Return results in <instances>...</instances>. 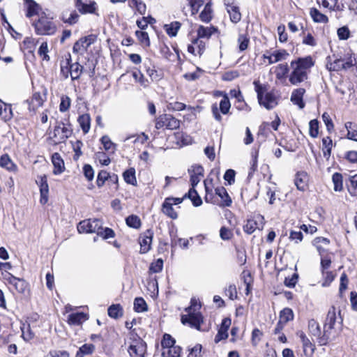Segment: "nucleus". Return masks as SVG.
Wrapping results in <instances>:
<instances>
[{
  "mask_svg": "<svg viewBox=\"0 0 357 357\" xmlns=\"http://www.w3.org/2000/svg\"><path fill=\"white\" fill-rule=\"evenodd\" d=\"M33 26L38 35H52L56 31L55 24L48 19L45 14L40 17L36 22H33Z\"/></svg>",
  "mask_w": 357,
  "mask_h": 357,
  "instance_id": "1",
  "label": "nucleus"
},
{
  "mask_svg": "<svg viewBox=\"0 0 357 357\" xmlns=\"http://www.w3.org/2000/svg\"><path fill=\"white\" fill-rule=\"evenodd\" d=\"M185 310L188 314L181 315V323L184 325L188 324L191 328L200 331L204 319L202 314L200 312H192V306L188 307Z\"/></svg>",
  "mask_w": 357,
  "mask_h": 357,
  "instance_id": "2",
  "label": "nucleus"
},
{
  "mask_svg": "<svg viewBox=\"0 0 357 357\" xmlns=\"http://www.w3.org/2000/svg\"><path fill=\"white\" fill-rule=\"evenodd\" d=\"M101 229V221L99 219H88L79 222L77 231L79 233H96Z\"/></svg>",
  "mask_w": 357,
  "mask_h": 357,
  "instance_id": "3",
  "label": "nucleus"
},
{
  "mask_svg": "<svg viewBox=\"0 0 357 357\" xmlns=\"http://www.w3.org/2000/svg\"><path fill=\"white\" fill-rule=\"evenodd\" d=\"M231 104L227 94L223 96L222 99L220 102V108L218 109L217 104H213L211 106V112L213 117L216 121L220 122L222 121V116L219 112V109L222 114H227L229 112Z\"/></svg>",
  "mask_w": 357,
  "mask_h": 357,
  "instance_id": "4",
  "label": "nucleus"
},
{
  "mask_svg": "<svg viewBox=\"0 0 357 357\" xmlns=\"http://www.w3.org/2000/svg\"><path fill=\"white\" fill-rule=\"evenodd\" d=\"M138 342L130 344L128 347V351L130 357H145L146 352V343L143 340H137Z\"/></svg>",
  "mask_w": 357,
  "mask_h": 357,
  "instance_id": "5",
  "label": "nucleus"
},
{
  "mask_svg": "<svg viewBox=\"0 0 357 357\" xmlns=\"http://www.w3.org/2000/svg\"><path fill=\"white\" fill-rule=\"evenodd\" d=\"M96 36L90 34L85 37L81 38L79 40L76 41L73 47V52L74 53H79L82 50H86V49L96 40Z\"/></svg>",
  "mask_w": 357,
  "mask_h": 357,
  "instance_id": "6",
  "label": "nucleus"
},
{
  "mask_svg": "<svg viewBox=\"0 0 357 357\" xmlns=\"http://www.w3.org/2000/svg\"><path fill=\"white\" fill-rule=\"evenodd\" d=\"M153 237V231L151 229H147L142 236L139 237L141 254L147 253L151 248V243Z\"/></svg>",
  "mask_w": 357,
  "mask_h": 357,
  "instance_id": "7",
  "label": "nucleus"
},
{
  "mask_svg": "<svg viewBox=\"0 0 357 357\" xmlns=\"http://www.w3.org/2000/svg\"><path fill=\"white\" fill-rule=\"evenodd\" d=\"M37 184L40 188L41 204H45L48 202L49 185L47 183V178L46 175L40 176L36 181Z\"/></svg>",
  "mask_w": 357,
  "mask_h": 357,
  "instance_id": "8",
  "label": "nucleus"
},
{
  "mask_svg": "<svg viewBox=\"0 0 357 357\" xmlns=\"http://www.w3.org/2000/svg\"><path fill=\"white\" fill-rule=\"evenodd\" d=\"M231 320L229 317L224 318L218 329V333L215 337L214 342L218 343L221 340L228 338V330L231 326Z\"/></svg>",
  "mask_w": 357,
  "mask_h": 357,
  "instance_id": "9",
  "label": "nucleus"
},
{
  "mask_svg": "<svg viewBox=\"0 0 357 357\" xmlns=\"http://www.w3.org/2000/svg\"><path fill=\"white\" fill-rule=\"evenodd\" d=\"M75 6L82 15L96 13V3L95 1H90L89 3H87L86 2H83L82 0H75Z\"/></svg>",
  "mask_w": 357,
  "mask_h": 357,
  "instance_id": "10",
  "label": "nucleus"
},
{
  "mask_svg": "<svg viewBox=\"0 0 357 357\" xmlns=\"http://www.w3.org/2000/svg\"><path fill=\"white\" fill-rule=\"evenodd\" d=\"M292 68L293 70L291 73L289 79L291 84L298 85V84L307 79V71L301 70L296 66H294V68Z\"/></svg>",
  "mask_w": 357,
  "mask_h": 357,
  "instance_id": "11",
  "label": "nucleus"
},
{
  "mask_svg": "<svg viewBox=\"0 0 357 357\" xmlns=\"http://www.w3.org/2000/svg\"><path fill=\"white\" fill-rule=\"evenodd\" d=\"M314 64L312 56H307L305 57H300L296 60H294L291 62V68H294V66H296L298 68L301 70L306 71L307 69L310 68Z\"/></svg>",
  "mask_w": 357,
  "mask_h": 357,
  "instance_id": "12",
  "label": "nucleus"
},
{
  "mask_svg": "<svg viewBox=\"0 0 357 357\" xmlns=\"http://www.w3.org/2000/svg\"><path fill=\"white\" fill-rule=\"evenodd\" d=\"M308 181V175L304 171L298 172L295 175L294 183L298 190L305 191L307 187Z\"/></svg>",
  "mask_w": 357,
  "mask_h": 357,
  "instance_id": "13",
  "label": "nucleus"
},
{
  "mask_svg": "<svg viewBox=\"0 0 357 357\" xmlns=\"http://www.w3.org/2000/svg\"><path fill=\"white\" fill-rule=\"evenodd\" d=\"M305 93V89L303 88H298L294 89L292 91L291 96V101L294 104L298 106L300 109H303L305 107V102L303 101V96Z\"/></svg>",
  "mask_w": 357,
  "mask_h": 357,
  "instance_id": "14",
  "label": "nucleus"
},
{
  "mask_svg": "<svg viewBox=\"0 0 357 357\" xmlns=\"http://www.w3.org/2000/svg\"><path fill=\"white\" fill-rule=\"evenodd\" d=\"M260 105H263L266 109L270 110L274 108L278 102L275 95L271 92H268L264 96L261 101H258Z\"/></svg>",
  "mask_w": 357,
  "mask_h": 357,
  "instance_id": "15",
  "label": "nucleus"
},
{
  "mask_svg": "<svg viewBox=\"0 0 357 357\" xmlns=\"http://www.w3.org/2000/svg\"><path fill=\"white\" fill-rule=\"evenodd\" d=\"M288 56L289 53L287 52V50L282 49L273 52L270 56H266L264 54V58L268 60L269 64H272L281 60L286 59Z\"/></svg>",
  "mask_w": 357,
  "mask_h": 357,
  "instance_id": "16",
  "label": "nucleus"
},
{
  "mask_svg": "<svg viewBox=\"0 0 357 357\" xmlns=\"http://www.w3.org/2000/svg\"><path fill=\"white\" fill-rule=\"evenodd\" d=\"M26 102L28 104L29 110L35 112L38 107L43 105V100L39 93H35L33 94L31 98L27 100Z\"/></svg>",
  "mask_w": 357,
  "mask_h": 357,
  "instance_id": "17",
  "label": "nucleus"
},
{
  "mask_svg": "<svg viewBox=\"0 0 357 357\" xmlns=\"http://www.w3.org/2000/svg\"><path fill=\"white\" fill-rule=\"evenodd\" d=\"M52 162L54 167L53 171L54 174H60L64 171V162L59 153H54L52 154Z\"/></svg>",
  "mask_w": 357,
  "mask_h": 357,
  "instance_id": "18",
  "label": "nucleus"
},
{
  "mask_svg": "<svg viewBox=\"0 0 357 357\" xmlns=\"http://www.w3.org/2000/svg\"><path fill=\"white\" fill-rule=\"evenodd\" d=\"M172 202H170L169 198H166L162 205V211L164 214L169 217L173 220H176L178 218L177 213L173 208Z\"/></svg>",
  "mask_w": 357,
  "mask_h": 357,
  "instance_id": "19",
  "label": "nucleus"
},
{
  "mask_svg": "<svg viewBox=\"0 0 357 357\" xmlns=\"http://www.w3.org/2000/svg\"><path fill=\"white\" fill-rule=\"evenodd\" d=\"M0 166L10 172H16L17 169V165L12 161L8 154L2 155L0 157Z\"/></svg>",
  "mask_w": 357,
  "mask_h": 357,
  "instance_id": "20",
  "label": "nucleus"
},
{
  "mask_svg": "<svg viewBox=\"0 0 357 357\" xmlns=\"http://www.w3.org/2000/svg\"><path fill=\"white\" fill-rule=\"evenodd\" d=\"M0 116L5 121L11 119L13 116L11 105L6 104L1 100H0Z\"/></svg>",
  "mask_w": 357,
  "mask_h": 357,
  "instance_id": "21",
  "label": "nucleus"
},
{
  "mask_svg": "<svg viewBox=\"0 0 357 357\" xmlns=\"http://www.w3.org/2000/svg\"><path fill=\"white\" fill-rule=\"evenodd\" d=\"M215 194L222 199L223 202V204H222V206H231L232 200L225 187L216 188L215 189Z\"/></svg>",
  "mask_w": 357,
  "mask_h": 357,
  "instance_id": "22",
  "label": "nucleus"
},
{
  "mask_svg": "<svg viewBox=\"0 0 357 357\" xmlns=\"http://www.w3.org/2000/svg\"><path fill=\"white\" fill-rule=\"evenodd\" d=\"M144 68H146V73L150 77L152 81H158L161 78V75L155 69V66L151 67V62L150 59L145 61L144 63Z\"/></svg>",
  "mask_w": 357,
  "mask_h": 357,
  "instance_id": "23",
  "label": "nucleus"
},
{
  "mask_svg": "<svg viewBox=\"0 0 357 357\" xmlns=\"http://www.w3.org/2000/svg\"><path fill=\"white\" fill-rule=\"evenodd\" d=\"M310 15L314 22L324 24L328 22V17L316 8H310Z\"/></svg>",
  "mask_w": 357,
  "mask_h": 357,
  "instance_id": "24",
  "label": "nucleus"
},
{
  "mask_svg": "<svg viewBox=\"0 0 357 357\" xmlns=\"http://www.w3.org/2000/svg\"><path fill=\"white\" fill-rule=\"evenodd\" d=\"M184 198L190 199L194 206L198 207L202 204V199L195 189L190 188L189 191L185 194Z\"/></svg>",
  "mask_w": 357,
  "mask_h": 357,
  "instance_id": "25",
  "label": "nucleus"
},
{
  "mask_svg": "<svg viewBox=\"0 0 357 357\" xmlns=\"http://www.w3.org/2000/svg\"><path fill=\"white\" fill-rule=\"evenodd\" d=\"M87 319L86 314L84 312L71 313L68 315V321L70 325H80L83 320Z\"/></svg>",
  "mask_w": 357,
  "mask_h": 357,
  "instance_id": "26",
  "label": "nucleus"
},
{
  "mask_svg": "<svg viewBox=\"0 0 357 357\" xmlns=\"http://www.w3.org/2000/svg\"><path fill=\"white\" fill-rule=\"evenodd\" d=\"M226 6L231 21L234 23H238L241 19V14L240 13L239 8L229 4H226Z\"/></svg>",
  "mask_w": 357,
  "mask_h": 357,
  "instance_id": "27",
  "label": "nucleus"
},
{
  "mask_svg": "<svg viewBox=\"0 0 357 357\" xmlns=\"http://www.w3.org/2000/svg\"><path fill=\"white\" fill-rule=\"evenodd\" d=\"M123 177L126 183L134 186L137 185V182L135 176V169L134 167L126 169L123 173Z\"/></svg>",
  "mask_w": 357,
  "mask_h": 357,
  "instance_id": "28",
  "label": "nucleus"
},
{
  "mask_svg": "<svg viewBox=\"0 0 357 357\" xmlns=\"http://www.w3.org/2000/svg\"><path fill=\"white\" fill-rule=\"evenodd\" d=\"M107 314L111 318L117 319L123 315V310L120 304H113L108 307Z\"/></svg>",
  "mask_w": 357,
  "mask_h": 357,
  "instance_id": "29",
  "label": "nucleus"
},
{
  "mask_svg": "<svg viewBox=\"0 0 357 357\" xmlns=\"http://www.w3.org/2000/svg\"><path fill=\"white\" fill-rule=\"evenodd\" d=\"M70 70V77L72 80L78 79L80 77L81 74L83 71V66H81L78 62L72 63L71 61L69 64Z\"/></svg>",
  "mask_w": 357,
  "mask_h": 357,
  "instance_id": "30",
  "label": "nucleus"
},
{
  "mask_svg": "<svg viewBox=\"0 0 357 357\" xmlns=\"http://www.w3.org/2000/svg\"><path fill=\"white\" fill-rule=\"evenodd\" d=\"M333 328H329L328 326H324V333L320 335L317 338V342L319 345H326L330 341L332 340L331 338V331Z\"/></svg>",
  "mask_w": 357,
  "mask_h": 357,
  "instance_id": "31",
  "label": "nucleus"
},
{
  "mask_svg": "<svg viewBox=\"0 0 357 357\" xmlns=\"http://www.w3.org/2000/svg\"><path fill=\"white\" fill-rule=\"evenodd\" d=\"M77 121L84 134L87 133L90 130L91 118L89 114H84L78 117Z\"/></svg>",
  "mask_w": 357,
  "mask_h": 357,
  "instance_id": "32",
  "label": "nucleus"
},
{
  "mask_svg": "<svg viewBox=\"0 0 357 357\" xmlns=\"http://www.w3.org/2000/svg\"><path fill=\"white\" fill-rule=\"evenodd\" d=\"M212 3L211 1L207 2L204 6V10L199 15L200 20L204 22H209L212 19Z\"/></svg>",
  "mask_w": 357,
  "mask_h": 357,
  "instance_id": "33",
  "label": "nucleus"
},
{
  "mask_svg": "<svg viewBox=\"0 0 357 357\" xmlns=\"http://www.w3.org/2000/svg\"><path fill=\"white\" fill-rule=\"evenodd\" d=\"M344 126L347 130V138L357 142V125L349 121Z\"/></svg>",
  "mask_w": 357,
  "mask_h": 357,
  "instance_id": "34",
  "label": "nucleus"
},
{
  "mask_svg": "<svg viewBox=\"0 0 357 357\" xmlns=\"http://www.w3.org/2000/svg\"><path fill=\"white\" fill-rule=\"evenodd\" d=\"M165 121H166V128L169 130H175L179 128L180 121L174 117L172 114H164Z\"/></svg>",
  "mask_w": 357,
  "mask_h": 357,
  "instance_id": "35",
  "label": "nucleus"
},
{
  "mask_svg": "<svg viewBox=\"0 0 357 357\" xmlns=\"http://www.w3.org/2000/svg\"><path fill=\"white\" fill-rule=\"evenodd\" d=\"M323 144V155L326 160H328L331 155L333 147V141L330 137H326L322 139Z\"/></svg>",
  "mask_w": 357,
  "mask_h": 357,
  "instance_id": "36",
  "label": "nucleus"
},
{
  "mask_svg": "<svg viewBox=\"0 0 357 357\" xmlns=\"http://www.w3.org/2000/svg\"><path fill=\"white\" fill-rule=\"evenodd\" d=\"M94 351L95 346L93 344H84L79 348L75 357H84L86 355H91Z\"/></svg>",
  "mask_w": 357,
  "mask_h": 357,
  "instance_id": "37",
  "label": "nucleus"
},
{
  "mask_svg": "<svg viewBox=\"0 0 357 357\" xmlns=\"http://www.w3.org/2000/svg\"><path fill=\"white\" fill-rule=\"evenodd\" d=\"M336 311L334 306L331 307L329 309L324 325L328 326L329 328H333L336 322Z\"/></svg>",
  "mask_w": 357,
  "mask_h": 357,
  "instance_id": "38",
  "label": "nucleus"
},
{
  "mask_svg": "<svg viewBox=\"0 0 357 357\" xmlns=\"http://www.w3.org/2000/svg\"><path fill=\"white\" fill-rule=\"evenodd\" d=\"M25 3L27 5V12L26 16L31 17L38 14L39 5L33 0H24Z\"/></svg>",
  "mask_w": 357,
  "mask_h": 357,
  "instance_id": "39",
  "label": "nucleus"
},
{
  "mask_svg": "<svg viewBox=\"0 0 357 357\" xmlns=\"http://www.w3.org/2000/svg\"><path fill=\"white\" fill-rule=\"evenodd\" d=\"M181 24L179 22L175 21L169 24H165L164 28L167 33L170 37H174L177 35V32L181 28Z\"/></svg>",
  "mask_w": 357,
  "mask_h": 357,
  "instance_id": "40",
  "label": "nucleus"
},
{
  "mask_svg": "<svg viewBox=\"0 0 357 357\" xmlns=\"http://www.w3.org/2000/svg\"><path fill=\"white\" fill-rule=\"evenodd\" d=\"M134 310L136 312H144L148 310V305L142 297H137L134 301Z\"/></svg>",
  "mask_w": 357,
  "mask_h": 357,
  "instance_id": "41",
  "label": "nucleus"
},
{
  "mask_svg": "<svg viewBox=\"0 0 357 357\" xmlns=\"http://www.w3.org/2000/svg\"><path fill=\"white\" fill-rule=\"evenodd\" d=\"M162 352V357H180L182 348L180 346L172 347Z\"/></svg>",
  "mask_w": 357,
  "mask_h": 357,
  "instance_id": "42",
  "label": "nucleus"
},
{
  "mask_svg": "<svg viewBox=\"0 0 357 357\" xmlns=\"http://www.w3.org/2000/svg\"><path fill=\"white\" fill-rule=\"evenodd\" d=\"M332 181L334 184L335 191L340 192L343 190V178L340 173H334L332 176Z\"/></svg>",
  "mask_w": 357,
  "mask_h": 357,
  "instance_id": "43",
  "label": "nucleus"
},
{
  "mask_svg": "<svg viewBox=\"0 0 357 357\" xmlns=\"http://www.w3.org/2000/svg\"><path fill=\"white\" fill-rule=\"evenodd\" d=\"M126 225L131 228L139 229L142 225L140 218L136 215H130L126 218Z\"/></svg>",
  "mask_w": 357,
  "mask_h": 357,
  "instance_id": "44",
  "label": "nucleus"
},
{
  "mask_svg": "<svg viewBox=\"0 0 357 357\" xmlns=\"http://www.w3.org/2000/svg\"><path fill=\"white\" fill-rule=\"evenodd\" d=\"M262 228L263 227H261V229H262ZM256 229H260L257 221L255 220L249 219L247 220L245 225H243V231L248 234H252Z\"/></svg>",
  "mask_w": 357,
  "mask_h": 357,
  "instance_id": "45",
  "label": "nucleus"
},
{
  "mask_svg": "<svg viewBox=\"0 0 357 357\" xmlns=\"http://www.w3.org/2000/svg\"><path fill=\"white\" fill-rule=\"evenodd\" d=\"M289 71V66L287 63L279 64L275 70L276 77L279 79L284 78Z\"/></svg>",
  "mask_w": 357,
  "mask_h": 357,
  "instance_id": "46",
  "label": "nucleus"
},
{
  "mask_svg": "<svg viewBox=\"0 0 357 357\" xmlns=\"http://www.w3.org/2000/svg\"><path fill=\"white\" fill-rule=\"evenodd\" d=\"M308 328H309L310 333L312 335L317 337V338L321 334V328H320L319 324L313 319H312L309 321Z\"/></svg>",
  "mask_w": 357,
  "mask_h": 357,
  "instance_id": "47",
  "label": "nucleus"
},
{
  "mask_svg": "<svg viewBox=\"0 0 357 357\" xmlns=\"http://www.w3.org/2000/svg\"><path fill=\"white\" fill-rule=\"evenodd\" d=\"M294 312L293 310L289 307L283 309L280 313V320L287 324L288 321L293 320Z\"/></svg>",
  "mask_w": 357,
  "mask_h": 357,
  "instance_id": "48",
  "label": "nucleus"
},
{
  "mask_svg": "<svg viewBox=\"0 0 357 357\" xmlns=\"http://www.w3.org/2000/svg\"><path fill=\"white\" fill-rule=\"evenodd\" d=\"M176 340L171 335L165 333L161 341L162 347L165 349L172 347H176Z\"/></svg>",
  "mask_w": 357,
  "mask_h": 357,
  "instance_id": "49",
  "label": "nucleus"
},
{
  "mask_svg": "<svg viewBox=\"0 0 357 357\" xmlns=\"http://www.w3.org/2000/svg\"><path fill=\"white\" fill-rule=\"evenodd\" d=\"M253 84L255 85V91L257 94L258 101H261L264 94L267 90L266 86L261 84L259 80H255Z\"/></svg>",
  "mask_w": 357,
  "mask_h": 357,
  "instance_id": "50",
  "label": "nucleus"
},
{
  "mask_svg": "<svg viewBox=\"0 0 357 357\" xmlns=\"http://www.w3.org/2000/svg\"><path fill=\"white\" fill-rule=\"evenodd\" d=\"M309 135L316 138L319 135V121L317 119H312L309 122Z\"/></svg>",
  "mask_w": 357,
  "mask_h": 357,
  "instance_id": "51",
  "label": "nucleus"
},
{
  "mask_svg": "<svg viewBox=\"0 0 357 357\" xmlns=\"http://www.w3.org/2000/svg\"><path fill=\"white\" fill-rule=\"evenodd\" d=\"M98 236L102 237L103 239H108L115 236L114 231L109 227L103 228L101 225V229L97 232Z\"/></svg>",
  "mask_w": 357,
  "mask_h": 357,
  "instance_id": "52",
  "label": "nucleus"
},
{
  "mask_svg": "<svg viewBox=\"0 0 357 357\" xmlns=\"http://www.w3.org/2000/svg\"><path fill=\"white\" fill-rule=\"evenodd\" d=\"M109 178V174L105 170H100L97 176L96 184L98 188H101L104 185L106 181H108Z\"/></svg>",
  "mask_w": 357,
  "mask_h": 357,
  "instance_id": "53",
  "label": "nucleus"
},
{
  "mask_svg": "<svg viewBox=\"0 0 357 357\" xmlns=\"http://www.w3.org/2000/svg\"><path fill=\"white\" fill-rule=\"evenodd\" d=\"M236 260L237 263L240 266H243L246 263L247 261V256H246V251L243 248H236Z\"/></svg>",
  "mask_w": 357,
  "mask_h": 357,
  "instance_id": "54",
  "label": "nucleus"
},
{
  "mask_svg": "<svg viewBox=\"0 0 357 357\" xmlns=\"http://www.w3.org/2000/svg\"><path fill=\"white\" fill-rule=\"evenodd\" d=\"M132 75L133 78L144 87H146L149 86L148 79L144 77V75L139 70H137V71H133Z\"/></svg>",
  "mask_w": 357,
  "mask_h": 357,
  "instance_id": "55",
  "label": "nucleus"
},
{
  "mask_svg": "<svg viewBox=\"0 0 357 357\" xmlns=\"http://www.w3.org/2000/svg\"><path fill=\"white\" fill-rule=\"evenodd\" d=\"M135 35L137 38H138L139 41L144 45L146 47H149L150 45V40L149 34L147 32L142 31H136Z\"/></svg>",
  "mask_w": 357,
  "mask_h": 357,
  "instance_id": "56",
  "label": "nucleus"
},
{
  "mask_svg": "<svg viewBox=\"0 0 357 357\" xmlns=\"http://www.w3.org/2000/svg\"><path fill=\"white\" fill-rule=\"evenodd\" d=\"M71 61V56L68 54V57L66 59V65L61 64V73L65 79L68 78L69 75H70V70L69 68L70 62Z\"/></svg>",
  "mask_w": 357,
  "mask_h": 357,
  "instance_id": "57",
  "label": "nucleus"
},
{
  "mask_svg": "<svg viewBox=\"0 0 357 357\" xmlns=\"http://www.w3.org/2000/svg\"><path fill=\"white\" fill-rule=\"evenodd\" d=\"M14 287L15 289L20 294H24L28 288V283L24 280L18 278L15 282Z\"/></svg>",
  "mask_w": 357,
  "mask_h": 357,
  "instance_id": "58",
  "label": "nucleus"
},
{
  "mask_svg": "<svg viewBox=\"0 0 357 357\" xmlns=\"http://www.w3.org/2000/svg\"><path fill=\"white\" fill-rule=\"evenodd\" d=\"M71 100L68 96H62L59 105V110L61 112L68 111L70 107Z\"/></svg>",
  "mask_w": 357,
  "mask_h": 357,
  "instance_id": "59",
  "label": "nucleus"
},
{
  "mask_svg": "<svg viewBox=\"0 0 357 357\" xmlns=\"http://www.w3.org/2000/svg\"><path fill=\"white\" fill-rule=\"evenodd\" d=\"M238 48L241 52H243L245 50L249 45L250 39L249 38L244 35V34H240L238 38Z\"/></svg>",
  "mask_w": 357,
  "mask_h": 357,
  "instance_id": "60",
  "label": "nucleus"
},
{
  "mask_svg": "<svg viewBox=\"0 0 357 357\" xmlns=\"http://www.w3.org/2000/svg\"><path fill=\"white\" fill-rule=\"evenodd\" d=\"M163 268V260L162 259H158L155 261L152 262L149 267V271L152 273H160L162 271Z\"/></svg>",
  "mask_w": 357,
  "mask_h": 357,
  "instance_id": "61",
  "label": "nucleus"
},
{
  "mask_svg": "<svg viewBox=\"0 0 357 357\" xmlns=\"http://www.w3.org/2000/svg\"><path fill=\"white\" fill-rule=\"evenodd\" d=\"M100 141L105 151H108L111 149H113L114 151L115 149L116 144L111 141L110 138L107 135L102 136Z\"/></svg>",
  "mask_w": 357,
  "mask_h": 357,
  "instance_id": "62",
  "label": "nucleus"
},
{
  "mask_svg": "<svg viewBox=\"0 0 357 357\" xmlns=\"http://www.w3.org/2000/svg\"><path fill=\"white\" fill-rule=\"evenodd\" d=\"M70 125H65L63 127H61V135L60 140L65 141L66 139L69 138L73 134V130L70 128Z\"/></svg>",
  "mask_w": 357,
  "mask_h": 357,
  "instance_id": "63",
  "label": "nucleus"
},
{
  "mask_svg": "<svg viewBox=\"0 0 357 357\" xmlns=\"http://www.w3.org/2000/svg\"><path fill=\"white\" fill-rule=\"evenodd\" d=\"M83 173L86 178L91 181L94 178V170L91 165L86 164L83 167Z\"/></svg>",
  "mask_w": 357,
  "mask_h": 357,
  "instance_id": "64",
  "label": "nucleus"
}]
</instances>
